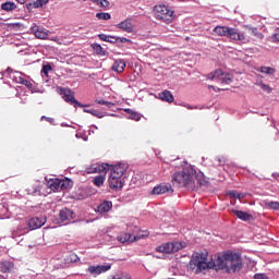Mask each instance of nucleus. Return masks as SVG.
Wrapping results in <instances>:
<instances>
[{
  "label": "nucleus",
  "mask_w": 279,
  "mask_h": 279,
  "mask_svg": "<svg viewBox=\"0 0 279 279\" xmlns=\"http://www.w3.org/2000/svg\"><path fill=\"white\" fill-rule=\"evenodd\" d=\"M33 8H34V2L26 4V9H27V10H32Z\"/></svg>",
  "instance_id": "50"
},
{
  "label": "nucleus",
  "mask_w": 279,
  "mask_h": 279,
  "mask_svg": "<svg viewBox=\"0 0 279 279\" xmlns=\"http://www.w3.org/2000/svg\"><path fill=\"white\" fill-rule=\"evenodd\" d=\"M47 180V186L50 189V191H53V193H60V191H66V189H70L71 186V180H60V179H46Z\"/></svg>",
  "instance_id": "6"
},
{
  "label": "nucleus",
  "mask_w": 279,
  "mask_h": 279,
  "mask_svg": "<svg viewBox=\"0 0 279 279\" xmlns=\"http://www.w3.org/2000/svg\"><path fill=\"white\" fill-rule=\"evenodd\" d=\"M155 19L163 21V23H171L173 21V11L165 4H159L154 8Z\"/></svg>",
  "instance_id": "5"
},
{
  "label": "nucleus",
  "mask_w": 279,
  "mask_h": 279,
  "mask_svg": "<svg viewBox=\"0 0 279 279\" xmlns=\"http://www.w3.org/2000/svg\"><path fill=\"white\" fill-rule=\"evenodd\" d=\"M29 226L27 222H21L16 229H14L11 233L12 239H19V236H24V234H27L29 232Z\"/></svg>",
  "instance_id": "15"
},
{
  "label": "nucleus",
  "mask_w": 279,
  "mask_h": 279,
  "mask_svg": "<svg viewBox=\"0 0 279 279\" xmlns=\"http://www.w3.org/2000/svg\"><path fill=\"white\" fill-rule=\"evenodd\" d=\"M51 70H52L51 65H49V64L43 65L41 75L49 77V71H51Z\"/></svg>",
  "instance_id": "37"
},
{
  "label": "nucleus",
  "mask_w": 279,
  "mask_h": 279,
  "mask_svg": "<svg viewBox=\"0 0 279 279\" xmlns=\"http://www.w3.org/2000/svg\"><path fill=\"white\" fill-rule=\"evenodd\" d=\"M47 223V218L44 216L33 217L27 221L29 230H38V228H43Z\"/></svg>",
  "instance_id": "14"
},
{
  "label": "nucleus",
  "mask_w": 279,
  "mask_h": 279,
  "mask_svg": "<svg viewBox=\"0 0 279 279\" xmlns=\"http://www.w3.org/2000/svg\"><path fill=\"white\" fill-rule=\"evenodd\" d=\"M92 116L97 117V119H104V117H117V114L114 113H108V112L99 111L97 109H94Z\"/></svg>",
  "instance_id": "29"
},
{
  "label": "nucleus",
  "mask_w": 279,
  "mask_h": 279,
  "mask_svg": "<svg viewBox=\"0 0 279 279\" xmlns=\"http://www.w3.org/2000/svg\"><path fill=\"white\" fill-rule=\"evenodd\" d=\"M129 119H132L133 121H138L141 119V114L133 111L130 113Z\"/></svg>",
  "instance_id": "41"
},
{
  "label": "nucleus",
  "mask_w": 279,
  "mask_h": 279,
  "mask_svg": "<svg viewBox=\"0 0 279 279\" xmlns=\"http://www.w3.org/2000/svg\"><path fill=\"white\" fill-rule=\"evenodd\" d=\"M118 278H120V279H132L130 277V275H128V274L118 275Z\"/></svg>",
  "instance_id": "46"
},
{
  "label": "nucleus",
  "mask_w": 279,
  "mask_h": 279,
  "mask_svg": "<svg viewBox=\"0 0 279 279\" xmlns=\"http://www.w3.org/2000/svg\"><path fill=\"white\" fill-rule=\"evenodd\" d=\"M29 33L34 34L35 38L39 40H47L49 38V31L43 26H38L36 23L29 27Z\"/></svg>",
  "instance_id": "11"
},
{
  "label": "nucleus",
  "mask_w": 279,
  "mask_h": 279,
  "mask_svg": "<svg viewBox=\"0 0 279 279\" xmlns=\"http://www.w3.org/2000/svg\"><path fill=\"white\" fill-rule=\"evenodd\" d=\"M272 175L276 178V180H279V174L274 173Z\"/></svg>",
  "instance_id": "55"
},
{
  "label": "nucleus",
  "mask_w": 279,
  "mask_h": 279,
  "mask_svg": "<svg viewBox=\"0 0 279 279\" xmlns=\"http://www.w3.org/2000/svg\"><path fill=\"white\" fill-rule=\"evenodd\" d=\"M253 279H269V277L266 274H255Z\"/></svg>",
  "instance_id": "44"
},
{
  "label": "nucleus",
  "mask_w": 279,
  "mask_h": 279,
  "mask_svg": "<svg viewBox=\"0 0 279 279\" xmlns=\"http://www.w3.org/2000/svg\"><path fill=\"white\" fill-rule=\"evenodd\" d=\"M156 98L160 99L161 101H166L167 104H173V101H175V98L173 97V94L170 90H167V89L157 94Z\"/></svg>",
  "instance_id": "17"
},
{
  "label": "nucleus",
  "mask_w": 279,
  "mask_h": 279,
  "mask_svg": "<svg viewBox=\"0 0 279 279\" xmlns=\"http://www.w3.org/2000/svg\"><path fill=\"white\" fill-rule=\"evenodd\" d=\"M83 1H86V0H83Z\"/></svg>",
  "instance_id": "58"
},
{
  "label": "nucleus",
  "mask_w": 279,
  "mask_h": 279,
  "mask_svg": "<svg viewBox=\"0 0 279 279\" xmlns=\"http://www.w3.org/2000/svg\"><path fill=\"white\" fill-rule=\"evenodd\" d=\"M17 3H20L21 5H24V3H27V0H15Z\"/></svg>",
  "instance_id": "49"
},
{
  "label": "nucleus",
  "mask_w": 279,
  "mask_h": 279,
  "mask_svg": "<svg viewBox=\"0 0 279 279\" xmlns=\"http://www.w3.org/2000/svg\"><path fill=\"white\" fill-rule=\"evenodd\" d=\"M8 73L11 72V80L15 82V84H22L23 86H26L28 90L32 93H35L34 90V84H32V81H29V76L25 75L23 72L20 71H13L12 69H7Z\"/></svg>",
  "instance_id": "4"
},
{
  "label": "nucleus",
  "mask_w": 279,
  "mask_h": 279,
  "mask_svg": "<svg viewBox=\"0 0 279 279\" xmlns=\"http://www.w3.org/2000/svg\"><path fill=\"white\" fill-rule=\"evenodd\" d=\"M112 210V202L105 201L98 206V213H110Z\"/></svg>",
  "instance_id": "25"
},
{
  "label": "nucleus",
  "mask_w": 279,
  "mask_h": 279,
  "mask_svg": "<svg viewBox=\"0 0 279 279\" xmlns=\"http://www.w3.org/2000/svg\"><path fill=\"white\" fill-rule=\"evenodd\" d=\"M268 206H269V208H272V210H279V203L278 202H269Z\"/></svg>",
  "instance_id": "42"
},
{
  "label": "nucleus",
  "mask_w": 279,
  "mask_h": 279,
  "mask_svg": "<svg viewBox=\"0 0 279 279\" xmlns=\"http://www.w3.org/2000/svg\"><path fill=\"white\" fill-rule=\"evenodd\" d=\"M125 66H128L125 60L118 59L113 62L111 71H114L116 73H123V71H125Z\"/></svg>",
  "instance_id": "19"
},
{
  "label": "nucleus",
  "mask_w": 279,
  "mask_h": 279,
  "mask_svg": "<svg viewBox=\"0 0 279 279\" xmlns=\"http://www.w3.org/2000/svg\"><path fill=\"white\" fill-rule=\"evenodd\" d=\"M92 49L97 56H108V51H106V49H104V47H101L99 44H92Z\"/></svg>",
  "instance_id": "27"
},
{
  "label": "nucleus",
  "mask_w": 279,
  "mask_h": 279,
  "mask_svg": "<svg viewBox=\"0 0 279 279\" xmlns=\"http://www.w3.org/2000/svg\"><path fill=\"white\" fill-rule=\"evenodd\" d=\"M258 86L262 88V90H264L265 93H268V94L271 93V90H272V88L265 83H259Z\"/></svg>",
  "instance_id": "38"
},
{
  "label": "nucleus",
  "mask_w": 279,
  "mask_h": 279,
  "mask_svg": "<svg viewBox=\"0 0 279 279\" xmlns=\"http://www.w3.org/2000/svg\"><path fill=\"white\" fill-rule=\"evenodd\" d=\"M124 112H128V114H131V113L134 112V110H132V109H124Z\"/></svg>",
  "instance_id": "52"
},
{
  "label": "nucleus",
  "mask_w": 279,
  "mask_h": 279,
  "mask_svg": "<svg viewBox=\"0 0 279 279\" xmlns=\"http://www.w3.org/2000/svg\"><path fill=\"white\" fill-rule=\"evenodd\" d=\"M59 219L62 222H64V221H73V219H75V214L70 208H63L59 213Z\"/></svg>",
  "instance_id": "16"
},
{
  "label": "nucleus",
  "mask_w": 279,
  "mask_h": 279,
  "mask_svg": "<svg viewBox=\"0 0 279 279\" xmlns=\"http://www.w3.org/2000/svg\"><path fill=\"white\" fill-rule=\"evenodd\" d=\"M96 19H98L99 21H110L112 16L110 15V13H97Z\"/></svg>",
  "instance_id": "33"
},
{
  "label": "nucleus",
  "mask_w": 279,
  "mask_h": 279,
  "mask_svg": "<svg viewBox=\"0 0 279 279\" xmlns=\"http://www.w3.org/2000/svg\"><path fill=\"white\" fill-rule=\"evenodd\" d=\"M110 269H112V265L106 264V265L89 266L87 268V271L92 276H100V274H106V271H110Z\"/></svg>",
  "instance_id": "13"
},
{
  "label": "nucleus",
  "mask_w": 279,
  "mask_h": 279,
  "mask_svg": "<svg viewBox=\"0 0 279 279\" xmlns=\"http://www.w3.org/2000/svg\"><path fill=\"white\" fill-rule=\"evenodd\" d=\"M172 182L177 186H184V189L192 190L195 189V184L198 186H206V178L204 172H198L195 168L185 162L182 171H177L172 174Z\"/></svg>",
  "instance_id": "2"
},
{
  "label": "nucleus",
  "mask_w": 279,
  "mask_h": 279,
  "mask_svg": "<svg viewBox=\"0 0 279 279\" xmlns=\"http://www.w3.org/2000/svg\"><path fill=\"white\" fill-rule=\"evenodd\" d=\"M98 38L102 40L104 43H110L111 45H114L119 43V37L118 36H111V35H106V34H99Z\"/></svg>",
  "instance_id": "21"
},
{
  "label": "nucleus",
  "mask_w": 279,
  "mask_h": 279,
  "mask_svg": "<svg viewBox=\"0 0 279 279\" xmlns=\"http://www.w3.org/2000/svg\"><path fill=\"white\" fill-rule=\"evenodd\" d=\"M52 40L56 43V40H58V38H52Z\"/></svg>",
  "instance_id": "56"
},
{
  "label": "nucleus",
  "mask_w": 279,
  "mask_h": 279,
  "mask_svg": "<svg viewBox=\"0 0 279 279\" xmlns=\"http://www.w3.org/2000/svg\"><path fill=\"white\" fill-rule=\"evenodd\" d=\"M105 182H106V177L104 174H99L94 178L95 186H104Z\"/></svg>",
  "instance_id": "30"
},
{
  "label": "nucleus",
  "mask_w": 279,
  "mask_h": 279,
  "mask_svg": "<svg viewBox=\"0 0 279 279\" xmlns=\"http://www.w3.org/2000/svg\"><path fill=\"white\" fill-rule=\"evenodd\" d=\"M49 3V0H34L33 5L35 9L43 8V5H47Z\"/></svg>",
  "instance_id": "34"
},
{
  "label": "nucleus",
  "mask_w": 279,
  "mask_h": 279,
  "mask_svg": "<svg viewBox=\"0 0 279 279\" xmlns=\"http://www.w3.org/2000/svg\"><path fill=\"white\" fill-rule=\"evenodd\" d=\"M208 260V254L206 253H195L189 264V269L194 271V274H202L206 269H226L227 274H235V271H241L243 269V258L241 254L232 253V251H227L217 256L215 262Z\"/></svg>",
  "instance_id": "1"
},
{
  "label": "nucleus",
  "mask_w": 279,
  "mask_h": 279,
  "mask_svg": "<svg viewBox=\"0 0 279 279\" xmlns=\"http://www.w3.org/2000/svg\"><path fill=\"white\" fill-rule=\"evenodd\" d=\"M186 108H187V110H195V108L192 107L191 105H187Z\"/></svg>",
  "instance_id": "53"
},
{
  "label": "nucleus",
  "mask_w": 279,
  "mask_h": 279,
  "mask_svg": "<svg viewBox=\"0 0 279 279\" xmlns=\"http://www.w3.org/2000/svg\"><path fill=\"white\" fill-rule=\"evenodd\" d=\"M274 38L279 43V28L275 32Z\"/></svg>",
  "instance_id": "47"
},
{
  "label": "nucleus",
  "mask_w": 279,
  "mask_h": 279,
  "mask_svg": "<svg viewBox=\"0 0 279 279\" xmlns=\"http://www.w3.org/2000/svg\"><path fill=\"white\" fill-rule=\"evenodd\" d=\"M182 250V243L180 242H168L156 247V252L159 254H173Z\"/></svg>",
  "instance_id": "8"
},
{
  "label": "nucleus",
  "mask_w": 279,
  "mask_h": 279,
  "mask_svg": "<svg viewBox=\"0 0 279 279\" xmlns=\"http://www.w3.org/2000/svg\"><path fill=\"white\" fill-rule=\"evenodd\" d=\"M208 88H209V89H213V90H216V92H217V90H221L220 88H217L216 86H213V85H209Z\"/></svg>",
  "instance_id": "51"
},
{
  "label": "nucleus",
  "mask_w": 279,
  "mask_h": 279,
  "mask_svg": "<svg viewBox=\"0 0 279 279\" xmlns=\"http://www.w3.org/2000/svg\"><path fill=\"white\" fill-rule=\"evenodd\" d=\"M41 121H48V123H50V125H53V123H56V120L53 118H49L46 116L41 117Z\"/></svg>",
  "instance_id": "43"
},
{
  "label": "nucleus",
  "mask_w": 279,
  "mask_h": 279,
  "mask_svg": "<svg viewBox=\"0 0 279 279\" xmlns=\"http://www.w3.org/2000/svg\"><path fill=\"white\" fill-rule=\"evenodd\" d=\"M125 171H128V163H119L112 167L109 177L110 189L114 191H117V189H123V184H125V180L123 179Z\"/></svg>",
  "instance_id": "3"
},
{
  "label": "nucleus",
  "mask_w": 279,
  "mask_h": 279,
  "mask_svg": "<svg viewBox=\"0 0 279 279\" xmlns=\"http://www.w3.org/2000/svg\"><path fill=\"white\" fill-rule=\"evenodd\" d=\"M228 29L229 26H216L214 28V34H216V36H225L228 38Z\"/></svg>",
  "instance_id": "26"
},
{
  "label": "nucleus",
  "mask_w": 279,
  "mask_h": 279,
  "mask_svg": "<svg viewBox=\"0 0 279 279\" xmlns=\"http://www.w3.org/2000/svg\"><path fill=\"white\" fill-rule=\"evenodd\" d=\"M117 239L119 243H134L136 241V238H132L130 233H120Z\"/></svg>",
  "instance_id": "22"
},
{
  "label": "nucleus",
  "mask_w": 279,
  "mask_h": 279,
  "mask_svg": "<svg viewBox=\"0 0 279 279\" xmlns=\"http://www.w3.org/2000/svg\"><path fill=\"white\" fill-rule=\"evenodd\" d=\"M14 269V264L12 262H2L0 263V271L2 274H10Z\"/></svg>",
  "instance_id": "23"
},
{
  "label": "nucleus",
  "mask_w": 279,
  "mask_h": 279,
  "mask_svg": "<svg viewBox=\"0 0 279 279\" xmlns=\"http://www.w3.org/2000/svg\"><path fill=\"white\" fill-rule=\"evenodd\" d=\"M61 128H69V124H66V123H61Z\"/></svg>",
  "instance_id": "54"
},
{
  "label": "nucleus",
  "mask_w": 279,
  "mask_h": 279,
  "mask_svg": "<svg viewBox=\"0 0 279 279\" xmlns=\"http://www.w3.org/2000/svg\"><path fill=\"white\" fill-rule=\"evenodd\" d=\"M68 260H69L70 263H78L80 257L77 256V254L71 253V254L69 255Z\"/></svg>",
  "instance_id": "39"
},
{
  "label": "nucleus",
  "mask_w": 279,
  "mask_h": 279,
  "mask_svg": "<svg viewBox=\"0 0 279 279\" xmlns=\"http://www.w3.org/2000/svg\"><path fill=\"white\" fill-rule=\"evenodd\" d=\"M118 29H122V32H126V34H132L134 32V26L132 25V21L124 20L116 25Z\"/></svg>",
  "instance_id": "18"
},
{
  "label": "nucleus",
  "mask_w": 279,
  "mask_h": 279,
  "mask_svg": "<svg viewBox=\"0 0 279 279\" xmlns=\"http://www.w3.org/2000/svg\"><path fill=\"white\" fill-rule=\"evenodd\" d=\"M208 80L220 82V84H232V74H223V71L216 70L213 74H208Z\"/></svg>",
  "instance_id": "9"
},
{
  "label": "nucleus",
  "mask_w": 279,
  "mask_h": 279,
  "mask_svg": "<svg viewBox=\"0 0 279 279\" xmlns=\"http://www.w3.org/2000/svg\"><path fill=\"white\" fill-rule=\"evenodd\" d=\"M60 95H62V99H64L66 104H70V106H73L74 108H88V105H82L77 101V99H75V95L69 88H61Z\"/></svg>",
  "instance_id": "7"
},
{
  "label": "nucleus",
  "mask_w": 279,
  "mask_h": 279,
  "mask_svg": "<svg viewBox=\"0 0 279 279\" xmlns=\"http://www.w3.org/2000/svg\"><path fill=\"white\" fill-rule=\"evenodd\" d=\"M95 101H96V104H99V106H106L109 110L111 108H114V102L106 101L104 99H96Z\"/></svg>",
  "instance_id": "31"
},
{
  "label": "nucleus",
  "mask_w": 279,
  "mask_h": 279,
  "mask_svg": "<svg viewBox=\"0 0 279 279\" xmlns=\"http://www.w3.org/2000/svg\"><path fill=\"white\" fill-rule=\"evenodd\" d=\"M92 1L97 5H100V8H108L110 5V2L108 0H92Z\"/></svg>",
  "instance_id": "35"
},
{
  "label": "nucleus",
  "mask_w": 279,
  "mask_h": 279,
  "mask_svg": "<svg viewBox=\"0 0 279 279\" xmlns=\"http://www.w3.org/2000/svg\"><path fill=\"white\" fill-rule=\"evenodd\" d=\"M227 38H230V40H235L238 43H248L250 39L245 36V34L239 28L230 27L227 31Z\"/></svg>",
  "instance_id": "10"
},
{
  "label": "nucleus",
  "mask_w": 279,
  "mask_h": 279,
  "mask_svg": "<svg viewBox=\"0 0 279 279\" xmlns=\"http://www.w3.org/2000/svg\"><path fill=\"white\" fill-rule=\"evenodd\" d=\"M229 195H230L231 197H234L235 199H243V197H244L243 194H241V193H239V192H236V191L230 192Z\"/></svg>",
  "instance_id": "40"
},
{
  "label": "nucleus",
  "mask_w": 279,
  "mask_h": 279,
  "mask_svg": "<svg viewBox=\"0 0 279 279\" xmlns=\"http://www.w3.org/2000/svg\"><path fill=\"white\" fill-rule=\"evenodd\" d=\"M1 10L4 12H14V10H16V3L7 1L1 4Z\"/></svg>",
  "instance_id": "28"
},
{
  "label": "nucleus",
  "mask_w": 279,
  "mask_h": 279,
  "mask_svg": "<svg viewBox=\"0 0 279 279\" xmlns=\"http://www.w3.org/2000/svg\"><path fill=\"white\" fill-rule=\"evenodd\" d=\"M173 193V187L170 184H158L156 185L151 195H171Z\"/></svg>",
  "instance_id": "12"
},
{
  "label": "nucleus",
  "mask_w": 279,
  "mask_h": 279,
  "mask_svg": "<svg viewBox=\"0 0 279 279\" xmlns=\"http://www.w3.org/2000/svg\"><path fill=\"white\" fill-rule=\"evenodd\" d=\"M118 43H122V44H125V43H132V40L125 38V37H118Z\"/></svg>",
  "instance_id": "45"
},
{
  "label": "nucleus",
  "mask_w": 279,
  "mask_h": 279,
  "mask_svg": "<svg viewBox=\"0 0 279 279\" xmlns=\"http://www.w3.org/2000/svg\"><path fill=\"white\" fill-rule=\"evenodd\" d=\"M250 34L252 36H257V38H263V34L258 33V28L256 27H248Z\"/></svg>",
  "instance_id": "36"
},
{
  "label": "nucleus",
  "mask_w": 279,
  "mask_h": 279,
  "mask_svg": "<svg viewBox=\"0 0 279 279\" xmlns=\"http://www.w3.org/2000/svg\"><path fill=\"white\" fill-rule=\"evenodd\" d=\"M260 73H264L265 75H274V73H276V69L270 66H262Z\"/></svg>",
  "instance_id": "32"
},
{
  "label": "nucleus",
  "mask_w": 279,
  "mask_h": 279,
  "mask_svg": "<svg viewBox=\"0 0 279 279\" xmlns=\"http://www.w3.org/2000/svg\"><path fill=\"white\" fill-rule=\"evenodd\" d=\"M95 109H84L83 111L86 112L87 114H93Z\"/></svg>",
  "instance_id": "48"
},
{
  "label": "nucleus",
  "mask_w": 279,
  "mask_h": 279,
  "mask_svg": "<svg viewBox=\"0 0 279 279\" xmlns=\"http://www.w3.org/2000/svg\"><path fill=\"white\" fill-rule=\"evenodd\" d=\"M233 214L238 219H241V221H250L252 219V215H250L247 211L243 210H233Z\"/></svg>",
  "instance_id": "24"
},
{
  "label": "nucleus",
  "mask_w": 279,
  "mask_h": 279,
  "mask_svg": "<svg viewBox=\"0 0 279 279\" xmlns=\"http://www.w3.org/2000/svg\"><path fill=\"white\" fill-rule=\"evenodd\" d=\"M0 219H3V217L0 216Z\"/></svg>",
  "instance_id": "57"
},
{
  "label": "nucleus",
  "mask_w": 279,
  "mask_h": 279,
  "mask_svg": "<svg viewBox=\"0 0 279 279\" xmlns=\"http://www.w3.org/2000/svg\"><path fill=\"white\" fill-rule=\"evenodd\" d=\"M108 169V163H94L90 168H87V173H101V171H106Z\"/></svg>",
  "instance_id": "20"
}]
</instances>
